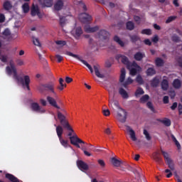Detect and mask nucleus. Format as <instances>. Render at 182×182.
Returning <instances> with one entry per match:
<instances>
[{
	"mask_svg": "<svg viewBox=\"0 0 182 182\" xmlns=\"http://www.w3.org/2000/svg\"><path fill=\"white\" fill-rule=\"evenodd\" d=\"M10 66L6 68V72L9 76H11L13 73V77L18 83H21L23 87H26L27 90H31L29 85L31 83V78L29 75H25L23 77H19L18 75V71L16 70V67L14 64V60H11L9 63Z\"/></svg>",
	"mask_w": 182,
	"mask_h": 182,
	"instance_id": "nucleus-1",
	"label": "nucleus"
},
{
	"mask_svg": "<svg viewBox=\"0 0 182 182\" xmlns=\"http://www.w3.org/2000/svg\"><path fill=\"white\" fill-rule=\"evenodd\" d=\"M58 119L60 120V124L63 126L64 129H67L70 132L68 134V136L70 137H73V134L74 133L73 129H72V127H70V124H69V121H68V119H66V117L62 114L60 111H58Z\"/></svg>",
	"mask_w": 182,
	"mask_h": 182,
	"instance_id": "nucleus-2",
	"label": "nucleus"
},
{
	"mask_svg": "<svg viewBox=\"0 0 182 182\" xmlns=\"http://www.w3.org/2000/svg\"><path fill=\"white\" fill-rule=\"evenodd\" d=\"M56 128H55V132L57 133V136L59 139V141L61 144V146H63V147H65V149H68V147H69V141L68 140H65L63 139V127L58 125L56 126V124L54 125Z\"/></svg>",
	"mask_w": 182,
	"mask_h": 182,
	"instance_id": "nucleus-3",
	"label": "nucleus"
},
{
	"mask_svg": "<svg viewBox=\"0 0 182 182\" xmlns=\"http://www.w3.org/2000/svg\"><path fill=\"white\" fill-rule=\"evenodd\" d=\"M115 59L118 61L121 60V62H122V63H123V65H127V68H129L131 66H135L136 68H138V69H141L140 65H137V63L130 62V60H129V58H127L126 55H124L122 54H118L116 55Z\"/></svg>",
	"mask_w": 182,
	"mask_h": 182,
	"instance_id": "nucleus-4",
	"label": "nucleus"
},
{
	"mask_svg": "<svg viewBox=\"0 0 182 182\" xmlns=\"http://www.w3.org/2000/svg\"><path fill=\"white\" fill-rule=\"evenodd\" d=\"M38 91L40 93H45V92H50L53 95H56L55 92V84L49 82L46 84H42L38 87Z\"/></svg>",
	"mask_w": 182,
	"mask_h": 182,
	"instance_id": "nucleus-5",
	"label": "nucleus"
},
{
	"mask_svg": "<svg viewBox=\"0 0 182 182\" xmlns=\"http://www.w3.org/2000/svg\"><path fill=\"white\" fill-rule=\"evenodd\" d=\"M65 55H67L68 56H71L72 58H74L75 59H77V60H80V62H82V63H83V65L87 66V68L90 71V73H93V68H92V65L88 64L86 62V60H82V58H80V57L78 55L73 54V53H71L70 51H66Z\"/></svg>",
	"mask_w": 182,
	"mask_h": 182,
	"instance_id": "nucleus-6",
	"label": "nucleus"
},
{
	"mask_svg": "<svg viewBox=\"0 0 182 182\" xmlns=\"http://www.w3.org/2000/svg\"><path fill=\"white\" fill-rule=\"evenodd\" d=\"M117 119L120 123H126L127 120V112L123 108H119L117 112Z\"/></svg>",
	"mask_w": 182,
	"mask_h": 182,
	"instance_id": "nucleus-7",
	"label": "nucleus"
},
{
	"mask_svg": "<svg viewBox=\"0 0 182 182\" xmlns=\"http://www.w3.org/2000/svg\"><path fill=\"white\" fill-rule=\"evenodd\" d=\"M70 143L77 147V149H80V145L79 144H86V142L83 140L80 139V138L77 137V135L75 134L73 136L69 137Z\"/></svg>",
	"mask_w": 182,
	"mask_h": 182,
	"instance_id": "nucleus-8",
	"label": "nucleus"
},
{
	"mask_svg": "<svg viewBox=\"0 0 182 182\" xmlns=\"http://www.w3.org/2000/svg\"><path fill=\"white\" fill-rule=\"evenodd\" d=\"M108 93H109V107H113V104L114 105H115L116 107H117L118 110H119L120 109H122L120 107V105H119V102L117 100H114V93L112 97V91L110 90H108Z\"/></svg>",
	"mask_w": 182,
	"mask_h": 182,
	"instance_id": "nucleus-9",
	"label": "nucleus"
},
{
	"mask_svg": "<svg viewBox=\"0 0 182 182\" xmlns=\"http://www.w3.org/2000/svg\"><path fill=\"white\" fill-rule=\"evenodd\" d=\"M78 18L82 23H89L92 21V16L86 13L79 14Z\"/></svg>",
	"mask_w": 182,
	"mask_h": 182,
	"instance_id": "nucleus-10",
	"label": "nucleus"
},
{
	"mask_svg": "<svg viewBox=\"0 0 182 182\" xmlns=\"http://www.w3.org/2000/svg\"><path fill=\"white\" fill-rule=\"evenodd\" d=\"M31 16H38V18H42L41 16V11L39 10V6L38 5L33 4L31 10Z\"/></svg>",
	"mask_w": 182,
	"mask_h": 182,
	"instance_id": "nucleus-11",
	"label": "nucleus"
},
{
	"mask_svg": "<svg viewBox=\"0 0 182 182\" xmlns=\"http://www.w3.org/2000/svg\"><path fill=\"white\" fill-rule=\"evenodd\" d=\"M77 166L81 171H83V170L87 171L89 170V165L82 160L77 161Z\"/></svg>",
	"mask_w": 182,
	"mask_h": 182,
	"instance_id": "nucleus-12",
	"label": "nucleus"
},
{
	"mask_svg": "<svg viewBox=\"0 0 182 182\" xmlns=\"http://www.w3.org/2000/svg\"><path fill=\"white\" fill-rule=\"evenodd\" d=\"M100 28L99 26H95L94 27H90L89 25H86L84 27L85 31L87 32V33H94V32H97Z\"/></svg>",
	"mask_w": 182,
	"mask_h": 182,
	"instance_id": "nucleus-13",
	"label": "nucleus"
},
{
	"mask_svg": "<svg viewBox=\"0 0 182 182\" xmlns=\"http://www.w3.org/2000/svg\"><path fill=\"white\" fill-rule=\"evenodd\" d=\"M38 1L43 8H50L53 4L52 0H38Z\"/></svg>",
	"mask_w": 182,
	"mask_h": 182,
	"instance_id": "nucleus-14",
	"label": "nucleus"
},
{
	"mask_svg": "<svg viewBox=\"0 0 182 182\" xmlns=\"http://www.w3.org/2000/svg\"><path fill=\"white\" fill-rule=\"evenodd\" d=\"M31 109L33 112H38V113H45V109H41V106L38 102H33L31 105Z\"/></svg>",
	"mask_w": 182,
	"mask_h": 182,
	"instance_id": "nucleus-15",
	"label": "nucleus"
},
{
	"mask_svg": "<svg viewBox=\"0 0 182 182\" xmlns=\"http://www.w3.org/2000/svg\"><path fill=\"white\" fill-rule=\"evenodd\" d=\"M127 132H129V136L132 140V141H136L137 140V138L136 137V132H134V130L130 127V126L126 125Z\"/></svg>",
	"mask_w": 182,
	"mask_h": 182,
	"instance_id": "nucleus-16",
	"label": "nucleus"
},
{
	"mask_svg": "<svg viewBox=\"0 0 182 182\" xmlns=\"http://www.w3.org/2000/svg\"><path fill=\"white\" fill-rule=\"evenodd\" d=\"M47 101L48 102L49 105H50V106H53V107H55V109H60V107H59L56 103L55 98L50 96H48Z\"/></svg>",
	"mask_w": 182,
	"mask_h": 182,
	"instance_id": "nucleus-17",
	"label": "nucleus"
},
{
	"mask_svg": "<svg viewBox=\"0 0 182 182\" xmlns=\"http://www.w3.org/2000/svg\"><path fill=\"white\" fill-rule=\"evenodd\" d=\"M109 32L106 31V30H100L98 33L100 39H103L104 41L109 38Z\"/></svg>",
	"mask_w": 182,
	"mask_h": 182,
	"instance_id": "nucleus-18",
	"label": "nucleus"
},
{
	"mask_svg": "<svg viewBox=\"0 0 182 182\" xmlns=\"http://www.w3.org/2000/svg\"><path fill=\"white\" fill-rule=\"evenodd\" d=\"M157 122L162 123V124H164L166 127H170V126H171V120H170L168 118H164L163 119H158Z\"/></svg>",
	"mask_w": 182,
	"mask_h": 182,
	"instance_id": "nucleus-19",
	"label": "nucleus"
},
{
	"mask_svg": "<svg viewBox=\"0 0 182 182\" xmlns=\"http://www.w3.org/2000/svg\"><path fill=\"white\" fill-rule=\"evenodd\" d=\"M63 5H64L63 1L58 0L54 4V9L55 11H61V9H63Z\"/></svg>",
	"mask_w": 182,
	"mask_h": 182,
	"instance_id": "nucleus-20",
	"label": "nucleus"
},
{
	"mask_svg": "<svg viewBox=\"0 0 182 182\" xmlns=\"http://www.w3.org/2000/svg\"><path fill=\"white\" fill-rule=\"evenodd\" d=\"M5 177L11 182H21V181H19L18 178H16V176L11 173H6Z\"/></svg>",
	"mask_w": 182,
	"mask_h": 182,
	"instance_id": "nucleus-21",
	"label": "nucleus"
},
{
	"mask_svg": "<svg viewBox=\"0 0 182 182\" xmlns=\"http://www.w3.org/2000/svg\"><path fill=\"white\" fill-rule=\"evenodd\" d=\"M93 68L97 77H100V79H103L105 77V75L100 73V71H99L100 67L99 65H94Z\"/></svg>",
	"mask_w": 182,
	"mask_h": 182,
	"instance_id": "nucleus-22",
	"label": "nucleus"
},
{
	"mask_svg": "<svg viewBox=\"0 0 182 182\" xmlns=\"http://www.w3.org/2000/svg\"><path fill=\"white\" fill-rule=\"evenodd\" d=\"M127 69L129 70L130 75L132 76H136L137 75V69L138 70H141V69L135 67L134 65H131L129 68H127Z\"/></svg>",
	"mask_w": 182,
	"mask_h": 182,
	"instance_id": "nucleus-23",
	"label": "nucleus"
},
{
	"mask_svg": "<svg viewBox=\"0 0 182 182\" xmlns=\"http://www.w3.org/2000/svg\"><path fill=\"white\" fill-rule=\"evenodd\" d=\"M111 163H112V164H113V166H114V167H120V166H122L123 161H122V160H119V159H116L115 157H112L111 159Z\"/></svg>",
	"mask_w": 182,
	"mask_h": 182,
	"instance_id": "nucleus-24",
	"label": "nucleus"
},
{
	"mask_svg": "<svg viewBox=\"0 0 182 182\" xmlns=\"http://www.w3.org/2000/svg\"><path fill=\"white\" fill-rule=\"evenodd\" d=\"M145 56H146V54L141 52H137L136 53L134 54V59H135V60H137L138 62H140V60H142L143 58H145Z\"/></svg>",
	"mask_w": 182,
	"mask_h": 182,
	"instance_id": "nucleus-25",
	"label": "nucleus"
},
{
	"mask_svg": "<svg viewBox=\"0 0 182 182\" xmlns=\"http://www.w3.org/2000/svg\"><path fill=\"white\" fill-rule=\"evenodd\" d=\"M119 94L122 96V99H129V93L123 87L119 89Z\"/></svg>",
	"mask_w": 182,
	"mask_h": 182,
	"instance_id": "nucleus-26",
	"label": "nucleus"
},
{
	"mask_svg": "<svg viewBox=\"0 0 182 182\" xmlns=\"http://www.w3.org/2000/svg\"><path fill=\"white\" fill-rule=\"evenodd\" d=\"M82 33H83L82 27L76 28L75 33H74V36H75V39H79L80 38V36H82Z\"/></svg>",
	"mask_w": 182,
	"mask_h": 182,
	"instance_id": "nucleus-27",
	"label": "nucleus"
},
{
	"mask_svg": "<svg viewBox=\"0 0 182 182\" xmlns=\"http://www.w3.org/2000/svg\"><path fill=\"white\" fill-rule=\"evenodd\" d=\"M12 3L9 1H6L3 4L4 11H11L12 9Z\"/></svg>",
	"mask_w": 182,
	"mask_h": 182,
	"instance_id": "nucleus-28",
	"label": "nucleus"
},
{
	"mask_svg": "<svg viewBox=\"0 0 182 182\" xmlns=\"http://www.w3.org/2000/svg\"><path fill=\"white\" fill-rule=\"evenodd\" d=\"M161 87L162 90H168V80L164 79L161 82Z\"/></svg>",
	"mask_w": 182,
	"mask_h": 182,
	"instance_id": "nucleus-29",
	"label": "nucleus"
},
{
	"mask_svg": "<svg viewBox=\"0 0 182 182\" xmlns=\"http://www.w3.org/2000/svg\"><path fill=\"white\" fill-rule=\"evenodd\" d=\"M125 79H126V69L122 68L121 69V74H120V76H119L120 83H123V82H124Z\"/></svg>",
	"mask_w": 182,
	"mask_h": 182,
	"instance_id": "nucleus-30",
	"label": "nucleus"
},
{
	"mask_svg": "<svg viewBox=\"0 0 182 182\" xmlns=\"http://www.w3.org/2000/svg\"><path fill=\"white\" fill-rule=\"evenodd\" d=\"M159 83H160V80L159 78H157V77H155L151 81V87H157V86H159Z\"/></svg>",
	"mask_w": 182,
	"mask_h": 182,
	"instance_id": "nucleus-31",
	"label": "nucleus"
},
{
	"mask_svg": "<svg viewBox=\"0 0 182 182\" xmlns=\"http://www.w3.org/2000/svg\"><path fill=\"white\" fill-rule=\"evenodd\" d=\"M59 83H60V86H58L57 87V89H58V90H63V89H65V87H66V84L65 83V80H63V78H60L59 79Z\"/></svg>",
	"mask_w": 182,
	"mask_h": 182,
	"instance_id": "nucleus-32",
	"label": "nucleus"
},
{
	"mask_svg": "<svg viewBox=\"0 0 182 182\" xmlns=\"http://www.w3.org/2000/svg\"><path fill=\"white\" fill-rule=\"evenodd\" d=\"M174 89H180L181 87V81L178 79H175L173 82Z\"/></svg>",
	"mask_w": 182,
	"mask_h": 182,
	"instance_id": "nucleus-33",
	"label": "nucleus"
},
{
	"mask_svg": "<svg viewBox=\"0 0 182 182\" xmlns=\"http://www.w3.org/2000/svg\"><path fill=\"white\" fill-rule=\"evenodd\" d=\"M146 73L147 76H154L156 75V70L154 68H149Z\"/></svg>",
	"mask_w": 182,
	"mask_h": 182,
	"instance_id": "nucleus-34",
	"label": "nucleus"
},
{
	"mask_svg": "<svg viewBox=\"0 0 182 182\" xmlns=\"http://www.w3.org/2000/svg\"><path fill=\"white\" fill-rule=\"evenodd\" d=\"M3 39H6V38H9L11 36V31L9 28H6L3 32Z\"/></svg>",
	"mask_w": 182,
	"mask_h": 182,
	"instance_id": "nucleus-35",
	"label": "nucleus"
},
{
	"mask_svg": "<svg viewBox=\"0 0 182 182\" xmlns=\"http://www.w3.org/2000/svg\"><path fill=\"white\" fill-rule=\"evenodd\" d=\"M161 153L164 156V159H165V161H168L171 160V158H170V155L166 151H163V149H161Z\"/></svg>",
	"mask_w": 182,
	"mask_h": 182,
	"instance_id": "nucleus-36",
	"label": "nucleus"
},
{
	"mask_svg": "<svg viewBox=\"0 0 182 182\" xmlns=\"http://www.w3.org/2000/svg\"><path fill=\"white\" fill-rule=\"evenodd\" d=\"M114 42H117V43H118V45H120L122 46V48H123L124 46V42H123V41H122L119 36H115L114 37Z\"/></svg>",
	"mask_w": 182,
	"mask_h": 182,
	"instance_id": "nucleus-37",
	"label": "nucleus"
},
{
	"mask_svg": "<svg viewBox=\"0 0 182 182\" xmlns=\"http://www.w3.org/2000/svg\"><path fill=\"white\" fill-rule=\"evenodd\" d=\"M154 160H155L156 163H159V164H161L163 163V159L159 156L158 153H156L154 155Z\"/></svg>",
	"mask_w": 182,
	"mask_h": 182,
	"instance_id": "nucleus-38",
	"label": "nucleus"
},
{
	"mask_svg": "<svg viewBox=\"0 0 182 182\" xmlns=\"http://www.w3.org/2000/svg\"><path fill=\"white\" fill-rule=\"evenodd\" d=\"M155 63L158 68H160L164 65V60L160 58H157L155 60Z\"/></svg>",
	"mask_w": 182,
	"mask_h": 182,
	"instance_id": "nucleus-39",
	"label": "nucleus"
},
{
	"mask_svg": "<svg viewBox=\"0 0 182 182\" xmlns=\"http://www.w3.org/2000/svg\"><path fill=\"white\" fill-rule=\"evenodd\" d=\"M144 93V90L141 87H138L135 92V96L136 97H139V96H141Z\"/></svg>",
	"mask_w": 182,
	"mask_h": 182,
	"instance_id": "nucleus-40",
	"label": "nucleus"
},
{
	"mask_svg": "<svg viewBox=\"0 0 182 182\" xmlns=\"http://www.w3.org/2000/svg\"><path fill=\"white\" fill-rule=\"evenodd\" d=\"M149 99L150 96H149V95H144L140 98L139 102L140 103H146Z\"/></svg>",
	"mask_w": 182,
	"mask_h": 182,
	"instance_id": "nucleus-41",
	"label": "nucleus"
},
{
	"mask_svg": "<svg viewBox=\"0 0 182 182\" xmlns=\"http://www.w3.org/2000/svg\"><path fill=\"white\" fill-rule=\"evenodd\" d=\"M131 42H132V43H136L137 42V41H140V37H139V36L137 35H132L129 36Z\"/></svg>",
	"mask_w": 182,
	"mask_h": 182,
	"instance_id": "nucleus-42",
	"label": "nucleus"
},
{
	"mask_svg": "<svg viewBox=\"0 0 182 182\" xmlns=\"http://www.w3.org/2000/svg\"><path fill=\"white\" fill-rule=\"evenodd\" d=\"M132 83H133V79L129 77L127 80L122 84V86H124V87H127V86H129V85H132Z\"/></svg>",
	"mask_w": 182,
	"mask_h": 182,
	"instance_id": "nucleus-43",
	"label": "nucleus"
},
{
	"mask_svg": "<svg viewBox=\"0 0 182 182\" xmlns=\"http://www.w3.org/2000/svg\"><path fill=\"white\" fill-rule=\"evenodd\" d=\"M171 139L173 140V141L175 142V144H176V147L178 149H181V145H180V142H178V141L177 140L176 136L173 134H171Z\"/></svg>",
	"mask_w": 182,
	"mask_h": 182,
	"instance_id": "nucleus-44",
	"label": "nucleus"
},
{
	"mask_svg": "<svg viewBox=\"0 0 182 182\" xmlns=\"http://www.w3.org/2000/svg\"><path fill=\"white\" fill-rule=\"evenodd\" d=\"M127 29H128V31H133V29H134V23H133V21L127 22Z\"/></svg>",
	"mask_w": 182,
	"mask_h": 182,
	"instance_id": "nucleus-45",
	"label": "nucleus"
},
{
	"mask_svg": "<svg viewBox=\"0 0 182 182\" xmlns=\"http://www.w3.org/2000/svg\"><path fill=\"white\" fill-rule=\"evenodd\" d=\"M22 9H23V12L24 14H28V12H29V4L28 3H24L22 5Z\"/></svg>",
	"mask_w": 182,
	"mask_h": 182,
	"instance_id": "nucleus-46",
	"label": "nucleus"
},
{
	"mask_svg": "<svg viewBox=\"0 0 182 182\" xmlns=\"http://www.w3.org/2000/svg\"><path fill=\"white\" fill-rule=\"evenodd\" d=\"M146 106L148 109L151 110L153 113H156V109H154V107L153 106V103L151 102H148L146 103Z\"/></svg>",
	"mask_w": 182,
	"mask_h": 182,
	"instance_id": "nucleus-47",
	"label": "nucleus"
},
{
	"mask_svg": "<svg viewBox=\"0 0 182 182\" xmlns=\"http://www.w3.org/2000/svg\"><path fill=\"white\" fill-rule=\"evenodd\" d=\"M66 23V18L65 16H60V25L62 28L65 26Z\"/></svg>",
	"mask_w": 182,
	"mask_h": 182,
	"instance_id": "nucleus-48",
	"label": "nucleus"
},
{
	"mask_svg": "<svg viewBox=\"0 0 182 182\" xmlns=\"http://www.w3.org/2000/svg\"><path fill=\"white\" fill-rule=\"evenodd\" d=\"M176 19H177V16H171L166 19V23H170L173 21H176Z\"/></svg>",
	"mask_w": 182,
	"mask_h": 182,
	"instance_id": "nucleus-49",
	"label": "nucleus"
},
{
	"mask_svg": "<svg viewBox=\"0 0 182 182\" xmlns=\"http://www.w3.org/2000/svg\"><path fill=\"white\" fill-rule=\"evenodd\" d=\"M166 164L168 166L169 168L171 170H174V162L171 159L166 161Z\"/></svg>",
	"mask_w": 182,
	"mask_h": 182,
	"instance_id": "nucleus-50",
	"label": "nucleus"
},
{
	"mask_svg": "<svg viewBox=\"0 0 182 182\" xmlns=\"http://www.w3.org/2000/svg\"><path fill=\"white\" fill-rule=\"evenodd\" d=\"M141 33L142 35H151V29H150V28L143 29L141 31Z\"/></svg>",
	"mask_w": 182,
	"mask_h": 182,
	"instance_id": "nucleus-51",
	"label": "nucleus"
},
{
	"mask_svg": "<svg viewBox=\"0 0 182 182\" xmlns=\"http://www.w3.org/2000/svg\"><path fill=\"white\" fill-rule=\"evenodd\" d=\"M0 60H1L3 63H6V62H8V56L4 54H1L0 53Z\"/></svg>",
	"mask_w": 182,
	"mask_h": 182,
	"instance_id": "nucleus-52",
	"label": "nucleus"
},
{
	"mask_svg": "<svg viewBox=\"0 0 182 182\" xmlns=\"http://www.w3.org/2000/svg\"><path fill=\"white\" fill-rule=\"evenodd\" d=\"M55 43L58 46H66V41H55Z\"/></svg>",
	"mask_w": 182,
	"mask_h": 182,
	"instance_id": "nucleus-53",
	"label": "nucleus"
},
{
	"mask_svg": "<svg viewBox=\"0 0 182 182\" xmlns=\"http://www.w3.org/2000/svg\"><path fill=\"white\" fill-rule=\"evenodd\" d=\"M136 82L139 83V85H143L144 81L143 80V77H141V75H139L136 76Z\"/></svg>",
	"mask_w": 182,
	"mask_h": 182,
	"instance_id": "nucleus-54",
	"label": "nucleus"
},
{
	"mask_svg": "<svg viewBox=\"0 0 182 182\" xmlns=\"http://www.w3.org/2000/svg\"><path fill=\"white\" fill-rule=\"evenodd\" d=\"M171 40L173 41V42H176V43H178V42H180V37L177 36V34H173L171 37Z\"/></svg>",
	"mask_w": 182,
	"mask_h": 182,
	"instance_id": "nucleus-55",
	"label": "nucleus"
},
{
	"mask_svg": "<svg viewBox=\"0 0 182 182\" xmlns=\"http://www.w3.org/2000/svg\"><path fill=\"white\" fill-rule=\"evenodd\" d=\"M144 134L146 140H148V141L151 140V136H150V134H149V132H147L146 129H144Z\"/></svg>",
	"mask_w": 182,
	"mask_h": 182,
	"instance_id": "nucleus-56",
	"label": "nucleus"
},
{
	"mask_svg": "<svg viewBox=\"0 0 182 182\" xmlns=\"http://www.w3.org/2000/svg\"><path fill=\"white\" fill-rule=\"evenodd\" d=\"M33 43L36 46H41V42H39V39L33 37Z\"/></svg>",
	"mask_w": 182,
	"mask_h": 182,
	"instance_id": "nucleus-57",
	"label": "nucleus"
},
{
	"mask_svg": "<svg viewBox=\"0 0 182 182\" xmlns=\"http://www.w3.org/2000/svg\"><path fill=\"white\" fill-rule=\"evenodd\" d=\"M134 21L137 23V25H140V22H141V18L139 16H134Z\"/></svg>",
	"mask_w": 182,
	"mask_h": 182,
	"instance_id": "nucleus-58",
	"label": "nucleus"
},
{
	"mask_svg": "<svg viewBox=\"0 0 182 182\" xmlns=\"http://www.w3.org/2000/svg\"><path fill=\"white\" fill-rule=\"evenodd\" d=\"M165 173H168L166 175L167 178H170L171 176H173V173H171V171H170V169H166Z\"/></svg>",
	"mask_w": 182,
	"mask_h": 182,
	"instance_id": "nucleus-59",
	"label": "nucleus"
},
{
	"mask_svg": "<svg viewBox=\"0 0 182 182\" xmlns=\"http://www.w3.org/2000/svg\"><path fill=\"white\" fill-rule=\"evenodd\" d=\"M55 58H56L58 63H60V62H62V60H63V56H62L60 55H56Z\"/></svg>",
	"mask_w": 182,
	"mask_h": 182,
	"instance_id": "nucleus-60",
	"label": "nucleus"
},
{
	"mask_svg": "<svg viewBox=\"0 0 182 182\" xmlns=\"http://www.w3.org/2000/svg\"><path fill=\"white\" fill-rule=\"evenodd\" d=\"M4 22H5V15L0 14V23H4Z\"/></svg>",
	"mask_w": 182,
	"mask_h": 182,
	"instance_id": "nucleus-61",
	"label": "nucleus"
},
{
	"mask_svg": "<svg viewBox=\"0 0 182 182\" xmlns=\"http://www.w3.org/2000/svg\"><path fill=\"white\" fill-rule=\"evenodd\" d=\"M163 102L164 105H168L169 100H168V96H164L163 98Z\"/></svg>",
	"mask_w": 182,
	"mask_h": 182,
	"instance_id": "nucleus-62",
	"label": "nucleus"
},
{
	"mask_svg": "<svg viewBox=\"0 0 182 182\" xmlns=\"http://www.w3.org/2000/svg\"><path fill=\"white\" fill-rule=\"evenodd\" d=\"M98 164H100V166L101 167H105V166H106V164L105 163V161H103L102 159L98 160Z\"/></svg>",
	"mask_w": 182,
	"mask_h": 182,
	"instance_id": "nucleus-63",
	"label": "nucleus"
},
{
	"mask_svg": "<svg viewBox=\"0 0 182 182\" xmlns=\"http://www.w3.org/2000/svg\"><path fill=\"white\" fill-rule=\"evenodd\" d=\"M102 113L104 116H110V111L109 109H104Z\"/></svg>",
	"mask_w": 182,
	"mask_h": 182,
	"instance_id": "nucleus-64",
	"label": "nucleus"
}]
</instances>
